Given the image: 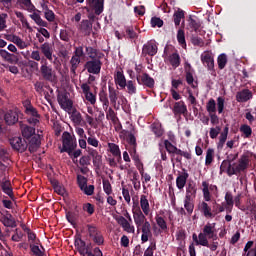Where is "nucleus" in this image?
<instances>
[{
    "instance_id": "nucleus-1",
    "label": "nucleus",
    "mask_w": 256,
    "mask_h": 256,
    "mask_svg": "<svg viewBox=\"0 0 256 256\" xmlns=\"http://www.w3.org/2000/svg\"><path fill=\"white\" fill-rule=\"evenodd\" d=\"M239 157L238 154L231 156H228L227 160H224L221 163L220 169L222 171H227V175L229 177H233V175H241V173H245L247 169H249V163H251V157L249 154L244 153L239 159L238 163H233L235 159ZM233 163V164H232Z\"/></svg>"
},
{
    "instance_id": "nucleus-2",
    "label": "nucleus",
    "mask_w": 256,
    "mask_h": 256,
    "mask_svg": "<svg viewBox=\"0 0 256 256\" xmlns=\"http://www.w3.org/2000/svg\"><path fill=\"white\" fill-rule=\"evenodd\" d=\"M195 197H197V186L195 183H188L186 187V196L184 198V209H186L188 217L193 215L195 209Z\"/></svg>"
},
{
    "instance_id": "nucleus-3",
    "label": "nucleus",
    "mask_w": 256,
    "mask_h": 256,
    "mask_svg": "<svg viewBox=\"0 0 256 256\" xmlns=\"http://www.w3.org/2000/svg\"><path fill=\"white\" fill-rule=\"evenodd\" d=\"M74 245L77 248L78 253H80L82 256H103V252L99 247H95L93 252L90 251L91 244L87 245V243L81 239V236L75 238Z\"/></svg>"
},
{
    "instance_id": "nucleus-4",
    "label": "nucleus",
    "mask_w": 256,
    "mask_h": 256,
    "mask_svg": "<svg viewBox=\"0 0 256 256\" xmlns=\"http://www.w3.org/2000/svg\"><path fill=\"white\" fill-rule=\"evenodd\" d=\"M77 149V139L71 133L65 131L62 134V149L60 153H68L71 157L73 155V150Z\"/></svg>"
},
{
    "instance_id": "nucleus-5",
    "label": "nucleus",
    "mask_w": 256,
    "mask_h": 256,
    "mask_svg": "<svg viewBox=\"0 0 256 256\" xmlns=\"http://www.w3.org/2000/svg\"><path fill=\"white\" fill-rule=\"evenodd\" d=\"M201 63L202 65H204L207 69V71H209L210 75H212V77H216L217 76V72L215 71V56H213V52L211 51H204L201 56Z\"/></svg>"
},
{
    "instance_id": "nucleus-6",
    "label": "nucleus",
    "mask_w": 256,
    "mask_h": 256,
    "mask_svg": "<svg viewBox=\"0 0 256 256\" xmlns=\"http://www.w3.org/2000/svg\"><path fill=\"white\" fill-rule=\"evenodd\" d=\"M40 75L44 81H48L49 83H53L55 81V70H53V66H49V62H47L45 57H42L41 60Z\"/></svg>"
},
{
    "instance_id": "nucleus-7",
    "label": "nucleus",
    "mask_w": 256,
    "mask_h": 256,
    "mask_svg": "<svg viewBox=\"0 0 256 256\" xmlns=\"http://www.w3.org/2000/svg\"><path fill=\"white\" fill-rule=\"evenodd\" d=\"M101 67H103V62H101V58L88 60L84 64V69H86V71L88 73H91L92 75H99L101 73Z\"/></svg>"
},
{
    "instance_id": "nucleus-8",
    "label": "nucleus",
    "mask_w": 256,
    "mask_h": 256,
    "mask_svg": "<svg viewBox=\"0 0 256 256\" xmlns=\"http://www.w3.org/2000/svg\"><path fill=\"white\" fill-rule=\"evenodd\" d=\"M0 222L4 227H10L11 229H15L17 227V221L8 210L0 211Z\"/></svg>"
},
{
    "instance_id": "nucleus-9",
    "label": "nucleus",
    "mask_w": 256,
    "mask_h": 256,
    "mask_svg": "<svg viewBox=\"0 0 256 256\" xmlns=\"http://www.w3.org/2000/svg\"><path fill=\"white\" fill-rule=\"evenodd\" d=\"M132 213H133L134 223L137 229H139L140 227H143V225H145V221H147V218L145 217V214H143L144 212L141 211V207H139V205L133 206Z\"/></svg>"
},
{
    "instance_id": "nucleus-10",
    "label": "nucleus",
    "mask_w": 256,
    "mask_h": 256,
    "mask_svg": "<svg viewBox=\"0 0 256 256\" xmlns=\"http://www.w3.org/2000/svg\"><path fill=\"white\" fill-rule=\"evenodd\" d=\"M10 145L14 151L25 153L27 151V140L21 137H13L10 140Z\"/></svg>"
},
{
    "instance_id": "nucleus-11",
    "label": "nucleus",
    "mask_w": 256,
    "mask_h": 256,
    "mask_svg": "<svg viewBox=\"0 0 256 256\" xmlns=\"http://www.w3.org/2000/svg\"><path fill=\"white\" fill-rule=\"evenodd\" d=\"M136 81L138 85H143L148 87V89H153L155 87V79H153L148 73H142L136 76Z\"/></svg>"
},
{
    "instance_id": "nucleus-12",
    "label": "nucleus",
    "mask_w": 256,
    "mask_h": 256,
    "mask_svg": "<svg viewBox=\"0 0 256 256\" xmlns=\"http://www.w3.org/2000/svg\"><path fill=\"white\" fill-rule=\"evenodd\" d=\"M0 188L5 195H8V197L15 201V194L13 193V186L11 185V180L7 179V177H4L2 180H0Z\"/></svg>"
},
{
    "instance_id": "nucleus-13",
    "label": "nucleus",
    "mask_w": 256,
    "mask_h": 256,
    "mask_svg": "<svg viewBox=\"0 0 256 256\" xmlns=\"http://www.w3.org/2000/svg\"><path fill=\"white\" fill-rule=\"evenodd\" d=\"M158 47L154 41H148L142 47V56L147 57H155L157 55Z\"/></svg>"
},
{
    "instance_id": "nucleus-14",
    "label": "nucleus",
    "mask_w": 256,
    "mask_h": 256,
    "mask_svg": "<svg viewBox=\"0 0 256 256\" xmlns=\"http://www.w3.org/2000/svg\"><path fill=\"white\" fill-rule=\"evenodd\" d=\"M27 149L30 153L37 152V149L41 147V136L39 134H34L31 138L26 140Z\"/></svg>"
},
{
    "instance_id": "nucleus-15",
    "label": "nucleus",
    "mask_w": 256,
    "mask_h": 256,
    "mask_svg": "<svg viewBox=\"0 0 256 256\" xmlns=\"http://www.w3.org/2000/svg\"><path fill=\"white\" fill-rule=\"evenodd\" d=\"M208 201H202L198 204V211L205 217L206 219H214L215 213L211 206L207 203Z\"/></svg>"
},
{
    "instance_id": "nucleus-16",
    "label": "nucleus",
    "mask_w": 256,
    "mask_h": 256,
    "mask_svg": "<svg viewBox=\"0 0 256 256\" xmlns=\"http://www.w3.org/2000/svg\"><path fill=\"white\" fill-rule=\"evenodd\" d=\"M40 52L42 53V55H44V59H46V61H50V63L53 62V53H54V49H53V44L49 43V42H45L40 46Z\"/></svg>"
},
{
    "instance_id": "nucleus-17",
    "label": "nucleus",
    "mask_w": 256,
    "mask_h": 256,
    "mask_svg": "<svg viewBox=\"0 0 256 256\" xmlns=\"http://www.w3.org/2000/svg\"><path fill=\"white\" fill-rule=\"evenodd\" d=\"M4 121L9 126L19 123V110H8L4 114Z\"/></svg>"
},
{
    "instance_id": "nucleus-18",
    "label": "nucleus",
    "mask_w": 256,
    "mask_h": 256,
    "mask_svg": "<svg viewBox=\"0 0 256 256\" xmlns=\"http://www.w3.org/2000/svg\"><path fill=\"white\" fill-rule=\"evenodd\" d=\"M81 89L85 95L86 101H88L90 105H95V103H97V96L91 92V86H89L87 83H83L81 85Z\"/></svg>"
},
{
    "instance_id": "nucleus-19",
    "label": "nucleus",
    "mask_w": 256,
    "mask_h": 256,
    "mask_svg": "<svg viewBox=\"0 0 256 256\" xmlns=\"http://www.w3.org/2000/svg\"><path fill=\"white\" fill-rule=\"evenodd\" d=\"M114 219L117 221L118 225L122 227L123 231H126V233H135V226L131 225V222H129L125 217L116 216Z\"/></svg>"
},
{
    "instance_id": "nucleus-20",
    "label": "nucleus",
    "mask_w": 256,
    "mask_h": 256,
    "mask_svg": "<svg viewBox=\"0 0 256 256\" xmlns=\"http://www.w3.org/2000/svg\"><path fill=\"white\" fill-rule=\"evenodd\" d=\"M90 9L94 11L95 15H101L105 9V0H87Z\"/></svg>"
},
{
    "instance_id": "nucleus-21",
    "label": "nucleus",
    "mask_w": 256,
    "mask_h": 256,
    "mask_svg": "<svg viewBox=\"0 0 256 256\" xmlns=\"http://www.w3.org/2000/svg\"><path fill=\"white\" fill-rule=\"evenodd\" d=\"M211 191H217V185H209V182H202V193L204 201H211Z\"/></svg>"
},
{
    "instance_id": "nucleus-22",
    "label": "nucleus",
    "mask_w": 256,
    "mask_h": 256,
    "mask_svg": "<svg viewBox=\"0 0 256 256\" xmlns=\"http://www.w3.org/2000/svg\"><path fill=\"white\" fill-rule=\"evenodd\" d=\"M172 111L175 116L183 115L184 117H187L188 111H187V105L185 104V101L181 100V101L175 102Z\"/></svg>"
},
{
    "instance_id": "nucleus-23",
    "label": "nucleus",
    "mask_w": 256,
    "mask_h": 256,
    "mask_svg": "<svg viewBox=\"0 0 256 256\" xmlns=\"http://www.w3.org/2000/svg\"><path fill=\"white\" fill-rule=\"evenodd\" d=\"M250 99H253V92L249 89H243L236 94V101L238 103H247Z\"/></svg>"
},
{
    "instance_id": "nucleus-24",
    "label": "nucleus",
    "mask_w": 256,
    "mask_h": 256,
    "mask_svg": "<svg viewBox=\"0 0 256 256\" xmlns=\"http://www.w3.org/2000/svg\"><path fill=\"white\" fill-rule=\"evenodd\" d=\"M141 231V241L142 243H147V241H149V237H153V233L151 232V223H149V221H145L141 226Z\"/></svg>"
},
{
    "instance_id": "nucleus-25",
    "label": "nucleus",
    "mask_w": 256,
    "mask_h": 256,
    "mask_svg": "<svg viewBox=\"0 0 256 256\" xmlns=\"http://www.w3.org/2000/svg\"><path fill=\"white\" fill-rule=\"evenodd\" d=\"M85 53L90 60L103 59V57H105V54L91 46H85Z\"/></svg>"
},
{
    "instance_id": "nucleus-26",
    "label": "nucleus",
    "mask_w": 256,
    "mask_h": 256,
    "mask_svg": "<svg viewBox=\"0 0 256 256\" xmlns=\"http://www.w3.org/2000/svg\"><path fill=\"white\" fill-rule=\"evenodd\" d=\"M79 30L86 37H89V35H91L93 32V23L89 20H82L79 26Z\"/></svg>"
},
{
    "instance_id": "nucleus-27",
    "label": "nucleus",
    "mask_w": 256,
    "mask_h": 256,
    "mask_svg": "<svg viewBox=\"0 0 256 256\" xmlns=\"http://www.w3.org/2000/svg\"><path fill=\"white\" fill-rule=\"evenodd\" d=\"M23 106L25 108L26 115H29L30 117H41V115H39V112L37 111V108L31 105L30 100L24 101Z\"/></svg>"
},
{
    "instance_id": "nucleus-28",
    "label": "nucleus",
    "mask_w": 256,
    "mask_h": 256,
    "mask_svg": "<svg viewBox=\"0 0 256 256\" xmlns=\"http://www.w3.org/2000/svg\"><path fill=\"white\" fill-rule=\"evenodd\" d=\"M114 81L116 85H119L120 89H125L127 85V79L125 78V74H123V70H118L114 75Z\"/></svg>"
},
{
    "instance_id": "nucleus-29",
    "label": "nucleus",
    "mask_w": 256,
    "mask_h": 256,
    "mask_svg": "<svg viewBox=\"0 0 256 256\" xmlns=\"http://www.w3.org/2000/svg\"><path fill=\"white\" fill-rule=\"evenodd\" d=\"M108 92H109V99H110L111 105H113V107H116L119 91H117V89L113 87V84H111V82H109V85H108Z\"/></svg>"
},
{
    "instance_id": "nucleus-30",
    "label": "nucleus",
    "mask_w": 256,
    "mask_h": 256,
    "mask_svg": "<svg viewBox=\"0 0 256 256\" xmlns=\"http://www.w3.org/2000/svg\"><path fill=\"white\" fill-rule=\"evenodd\" d=\"M124 29L125 33L123 34V37L130 39L131 41L137 39L138 35L137 32H135V27H133V25L125 26Z\"/></svg>"
},
{
    "instance_id": "nucleus-31",
    "label": "nucleus",
    "mask_w": 256,
    "mask_h": 256,
    "mask_svg": "<svg viewBox=\"0 0 256 256\" xmlns=\"http://www.w3.org/2000/svg\"><path fill=\"white\" fill-rule=\"evenodd\" d=\"M99 101L102 103L103 110L107 111L109 109V97L107 96V91H105V89L100 90Z\"/></svg>"
},
{
    "instance_id": "nucleus-32",
    "label": "nucleus",
    "mask_w": 256,
    "mask_h": 256,
    "mask_svg": "<svg viewBox=\"0 0 256 256\" xmlns=\"http://www.w3.org/2000/svg\"><path fill=\"white\" fill-rule=\"evenodd\" d=\"M79 65H81V58L72 56L70 59V73H72V75H77V69L79 68Z\"/></svg>"
},
{
    "instance_id": "nucleus-33",
    "label": "nucleus",
    "mask_w": 256,
    "mask_h": 256,
    "mask_svg": "<svg viewBox=\"0 0 256 256\" xmlns=\"http://www.w3.org/2000/svg\"><path fill=\"white\" fill-rule=\"evenodd\" d=\"M187 179H189V173L183 172L176 178V186L178 189H183L187 185Z\"/></svg>"
},
{
    "instance_id": "nucleus-34",
    "label": "nucleus",
    "mask_w": 256,
    "mask_h": 256,
    "mask_svg": "<svg viewBox=\"0 0 256 256\" xmlns=\"http://www.w3.org/2000/svg\"><path fill=\"white\" fill-rule=\"evenodd\" d=\"M108 149L113 157H117L119 163V161H121V149L119 148V145L110 142L108 143Z\"/></svg>"
},
{
    "instance_id": "nucleus-35",
    "label": "nucleus",
    "mask_w": 256,
    "mask_h": 256,
    "mask_svg": "<svg viewBox=\"0 0 256 256\" xmlns=\"http://www.w3.org/2000/svg\"><path fill=\"white\" fill-rule=\"evenodd\" d=\"M22 136L24 137L25 141L28 139H31L33 136H35V128L31 126H24L21 129Z\"/></svg>"
},
{
    "instance_id": "nucleus-36",
    "label": "nucleus",
    "mask_w": 256,
    "mask_h": 256,
    "mask_svg": "<svg viewBox=\"0 0 256 256\" xmlns=\"http://www.w3.org/2000/svg\"><path fill=\"white\" fill-rule=\"evenodd\" d=\"M140 207L144 215H149L151 208L149 206V200L145 195L140 196Z\"/></svg>"
},
{
    "instance_id": "nucleus-37",
    "label": "nucleus",
    "mask_w": 256,
    "mask_h": 256,
    "mask_svg": "<svg viewBox=\"0 0 256 256\" xmlns=\"http://www.w3.org/2000/svg\"><path fill=\"white\" fill-rule=\"evenodd\" d=\"M150 129L155 137H163V133H165V130H163V127L159 122L152 123Z\"/></svg>"
},
{
    "instance_id": "nucleus-38",
    "label": "nucleus",
    "mask_w": 256,
    "mask_h": 256,
    "mask_svg": "<svg viewBox=\"0 0 256 256\" xmlns=\"http://www.w3.org/2000/svg\"><path fill=\"white\" fill-rule=\"evenodd\" d=\"M71 116L70 119L75 123V125H81V121H83V117L81 116V112L77 111V109H72L71 112H68Z\"/></svg>"
},
{
    "instance_id": "nucleus-39",
    "label": "nucleus",
    "mask_w": 256,
    "mask_h": 256,
    "mask_svg": "<svg viewBox=\"0 0 256 256\" xmlns=\"http://www.w3.org/2000/svg\"><path fill=\"white\" fill-rule=\"evenodd\" d=\"M217 230L215 229V223H207L202 230V233L206 234L208 239L215 234Z\"/></svg>"
},
{
    "instance_id": "nucleus-40",
    "label": "nucleus",
    "mask_w": 256,
    "mask_h": 256,
    "mask_svg": "<svg viewBox=\"0 0 256 256\" xmlns=\"http://www.w3.org/2000/svg\"><path fill=\"white\" fill-rule=\"evenodd\" d=\"M169 62H170V65H172V67L177 69V67H179V65H181V56H179V53H177V52L172 53L169 56Z\"/></svg>"
},
{
    "instance_id": "nucleus-41",
    "label": "nucleus",
    "mask_w": 256,
    "mask_h": 256,
    "mask_svg": "<svg viewBox=\"0 0 256 256\" xmlns=\"http://www.w3.org/2000/svg\"><path fill=\"white\" fill-rule=\"evenodd\" d=\"M126 93L128 95H136L137 94V84L133 80H128L125 85Z\"/></svg>"
},
{
    "instance_id": "nucleus-42",
    "label": "nucleus",
    "mask_w": 256,
    "mask_h": 256,
    "mask_svg": "<svg viewBox=\"0 0 256 256\" xmlns=\"http://www.w3.org/2000/svg\"><path fill=\"white\" fill-rule=\"evenodd\" d=\"M229 135V127H225L223 129V132L220 134L219 137V142H218V149H223L226 141H227V136Z\"/></svg>"
},
{
    "instance_id": "nucleus-43",
    "label": "nucleus",
    "mask_w": 256,
    "mask_h": 256,
    "mask_svg": "<svg viewBox=\"0 0 256 256\" xmlns=\"http://www.w3.org/2000/svg\"><path fill=\"white\" fill-rule=\"evenodd\" d=\"M29 17L32 18L36 25H39L40 27H47V22H45L37 12H33Z\"/></svg>"
},
{
    "instance_id": "nucleus-44",
    "label": "nucleus",
    "mask_w": 256,
    "mask_h": 256,
    "mask_svg": "<svg viewBox=\"0 0 256 256\" xmlns=\"http://www.w3.org/2000/svg\"><path fill=\"white\" fill-rule=\"evenodd\" d=\"M206 111L208 112V115L217 113V102H215V99H209V101L206 103Z\"/></svg>"
},
{
    "instance_id": "nucleus-45",
    "label": "nucleus",
    "mask_w": 256,
    "mask_h": 256,
    "mask_svg": "<svg viewBox=\"0 0 256 256\" xmlns=\"http://www.w3.org/2000/svg\"><path fill=\"white\" fill-rule=\"evenodd\" d=\"M215 159V150L213 148H208L206 151L205 165L209 167Z\"/></svg>"
},
{
    "instance_id": "nucleus-46",
    "label": "nucleus",
    "mask_w": 256,
    "mask_h": 256,
    "mask_svg": "<svg viewBox=\"0 0 256 256\" xmlns=\"http://www.w3.org/2000/svg\"><path fill=\"white\" fill-rule=\"evenodd\" d=\"M174 23L176 27L181 25V19H185V11L178 9L173 15Z\"/></svg>"
},
{
    "instance_id": "nucleus-47",
    "label": "nucleus",
    "mask_w": 256,
    "mask_h": 256,
    "mask_svg": "<svg viewBox=\"0 0 256 256\" xmlns=\"http://www.w3.org/2000/svg\"><path fill=\"white\" fill-rule=\"evenodd\" d=\"M0 57H2V59H4V61H7L8 63H15V60L13 59L15 55L9 53L5 49H0Z\"/></svg>"
},
{
    "instance_id": "nucleus-48",
    "label": "nucleus",
    "mask_w": 256,
    "mask_h": 256,
    "mask_svg": "<svg viewBox=\"0 0 256 256\" xmlns=\"http://www.w3.org/2000/svg\"><path fill=\"white\" fill-rule=\"evenodd\" d=\"M240 133H242L246 139H249L251 135H253V129L247 124H242L240 126Z\"/></svg>"
},
{
    "instance_id": "nucleus-49",
    "label": "nucleus",
    "mask_w": 256,
    "mask_h": 256,
    "mask_svg": "<svg viewBox=\"0 0 256 256\" xmlns=\"http://www.w3.org/2000/svg\"><path fill=\"white\" fill-rule=\"evenodd\" d=\"M188 23H189L190 29H193V31H195L196 33L201 28V22L199 21V19H194L193 17L190 16Z\"/></svg>"
},
{
    "instance_id": "nucleus-50",
    "label": "nucleus",
    "mask_w": 256,
    "mask_h": 256,
    "mask_svg": "<svg viewBox=\"0 0 256 256\" xmlns=\"http://www.w3.org/2000/svg\"><path fill=\"white\" fill-rule=\"evenodd\" d=\"M197 245H201L202 247H209V238L205 233L200 232L198 234V242Z\"/></svg>"
},
{
    "instance_id": "nucleus-51",
    "label": "nucleus",
    "mask_w": 256,
    "mask_h": 256,
    "mask_svg": "<svg viewBox=\"0 0 256 256\" xmlns=\"http://www.w3.org/2000/svg\"><path fill=\"white\" fill-rule=\"evenodd\" d=\"M29 247H30V251L33 255H35V256L45 255V253H43V251H41V248H39V242H36L35 244L30 243Z\"/></svg>"
},
{
    "instance_id": "nucleus-52",
    "label": "nucleus",
    "mask_w": 256,
    "mask_h": 256,
    "mask_svg": "<svg viewBox=\"0 0 256 256\" xmlns=\"http://www.w3.org/2000/svg\"><path fill=\"white\" fill-rule=\"evenodd\" d=\"M218 69L223 70L227 66V54H220L217 58Z\"/></svg>"
},
{
    "instance_id": "nucleus-53",
    "label": "nucleus",
    "mask_w": 256,
    "mask_h": 256,
    "mask_svg": "<svg viewBox=\"0 0 256 256\" xmlns=\"http://www.w3.org/2000/svg\"><path fill=\"white\" fill-rule=\"evenodd\" d=\"M155 220L156 223L158 225V227L162 230V231H167V221H165L164 217H161L159 215L155 216Z\"/></svg>"
},
{
    "instance_id": "nucleus-54",
    "label": "nucleus",
    "mask_w": 256,
    "mask_h": 256,
    "mask_svg": "<svg viewBox=\"0 0 256 256\" xmlns=\"http://www.w3.org/2000/svg\"><path fill=\"white\" fill-rule=\"evenodd\" d=\"M106 119H110L114 124L117 123V121H119V118L117 117V114L115 113V110H113V108L107 109Z\"/></svg>"
},
{
    "instance_id": "nucleus-55",
    "label": "nucleus",
    "mask_w": 256,
    "mask_h": 256,
    "mask_svg": "<svg viewBox=\"0 0 256 256\" xmlns=\"http://www.w3.org/2000/svg\"><path fill=\"white\" fill-rule=\"evenodd\" d=\"M127 143H129V145H131V150L136 151L137 149V138H135V135L133 133L128 134L127 136Z\"/></svg>"
},
{
    "instance_id": "nucleus-56",
    "label": "nucleus",
    "mask_w": 256,
    "mask_h": 256,
    "mask_svg": "<svg viewBox=\"0 0 256 256\" xmlns=\"http://www.w3.org/2000/svg\"><path fill=\"white\" fill-rule=\"evenodd\" d=\"M177 41H178L179 45H181L182 47L187 46V42L185 41V31L183 29L178 30Z\"/></svg>"
},
{
    "instance_id": "nucleus-57",
    "label": "nucleus",
    "mask_w": 256,
    "mask_h": 256,
    "mask_svg": "<svg viewBox=\"0 0 256 256\" xmlns=\"http://www.w3.org/2000/svg\"><path fill=\"white\" fill-rule=\"evenodd\" d=\"M90 239L96 244V245H103L105 243V238L103 237V234L100 232L96 233L94 236H92Z\"/></svg>"
},
{
    "instance_id": "nucleus-58",
    "label": "nucleus",
    "mask_w": 256,
    "mask_h": 256,
    "mask_svg": "<svg viewBox=\"0 0 256 256\" xmlns=\"http://www.w3.org/2000/svg\"><path fill=\"white\" fill-rule=\"evenodd\" d=\"M164 147L170 155H175V151L177 149V146L173 145L169 140H164Z\"/></svg>"
},
{
    "instance_id": "nucleus-59",
    "label": "nucleus",
    "mask_w": 256,
    "mask_h": 256,
    "mask_svg": "<svg viewBox=\"0 0 256 256\" xmlns=\"http://www.w3.org/2000/svg\"><path fill=\"white\" fill-rule=\"evenodd\" d=\"M191 43L195 47H203L205 45V41H203V38L195 35L191 37Z\"/></svg>"
},
{
    "instance_id": "nucleus-60",
    "label": "nucleus",
    "mask_w": 256,
    "mask_h": 256,
    "mask_svg": "<svg viewBox=\"0 0 256 256\" xmlns=\"http://www.w3.org/2000/svg\"><path fill=\"white\" fill-rule=\"evenodd\" d=\"M77 185L80 188V191L84 189V187L87 185V178L81 174L77 175Z\"/></svg>"
},
{
    "instance_id": "nucleus-61",
    "label": "nucleus",
    "mask_w": 256,
    "mask_h": 256,
    "mask_svg": "<svg viewBox=\"0 0 256 256\" xmlns=\"http://www.w3.org/2000/svg\"><path fill=\"white\" fill-rule=\"evenodd\" d=\"M74 49H75L74 50V55H73L74 57H78L79 59H81L82 57H85L86 52L84 50L83 45L82 46H76Z\"/></svg>"
},
{
    "instance_id": "nucleus-62",
    "label": "nucleus",
    "mask_w": 256,
    "mask_h": 256,
    "mask_svg": "<svg viewBox=\"0 0 256 256\" xmlns=\"http://www.w3.org/2000/svg\"><path fill=\"white\" fill-rule=\"evenodd\" d=\"M150 24H151V27L153 28L155 27L161 28L163 26V20L157 16H154L151 18Z\"/></svg>"
},
{
    "instance_id": "nucleus-63",
    "label": "nucleus",
    "mask_w": 256,
    "mask_h": 256,
    "mask_svg": "<svg viewBox=\"0 0 256 256\" xmlns=\"http://www.w3.org/2000/svg\"><path fill=\"white\" fill-rule=\"evenodd\" d=\"M61 109L67 111V113L73 111V101L71 99H67L61 106Z\"/></svg>"
},
{
    "instance_id": "nucleus-64",
    "label": "nucleus",
    "mask_w": 256,
    "mask_h": 256,
    "mask_svg": "<svg viewBox=\"0 0 256 256\" xmlns=\"http://www.w3.org/2000/svg\"><path fill=\"white\" fill-rule=\"evenodd\" d=\"M156 250H157V244L155 242H151L150 246L144 251L143 256H153V253Z\"/></svg>"
}]
</instances>
